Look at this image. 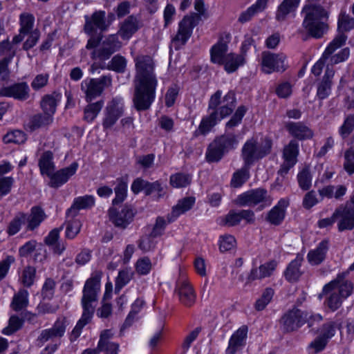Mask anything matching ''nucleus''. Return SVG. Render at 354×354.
<instances>
[{"label":"nucleus","mask_w":354,"mask_h":354,"mask_svg":"<svg viewBox=\"0 0 354 354\" xmlns=\"http://www.w3.org/2000/svg\"><path fill=\"white\" fill-rule=\"evenodd\" d=\"M236 105L235 93L229 91L223 95L221 91L218 90L211 97L208 102L207 110L209 114L204 116L198 128L194 132V136L206 135L222 119L230 115Z\"/></svg>","instance_id":"obj_1"},{"label":"nucleus","mask_w":354,"mask_h":354,"mask_svg":"<svg viewBox=\"0 0 354 354\" xmlns=\"http://www.w3.org/2000/svg\"><path fill=\"white\" fill-rule=\"evenodd\" d=\"M102 275L101 272H95L85 282L82 298L83 313L71 332V342L75 341L80 335L82 328L91 320L97 301V294L100 290Z\"/></svg>","instance_id":"obj_2"},{"label":"nucleus","mask_w":354,"mask_h":354,"mask_svg":"<svg viewBox=\"0 0 354 354\" xmlns=\"http://www.w3.org/2000/svg\"><path fill=\"white\" fill-rule=\"evenodd\" d=\"M302 15V27L310 36L320 38L326 32L328 13L322 6L308 3L303 8Z\"/></svg>","instance_id":"obj_3"},{"label":"nucleus","mask_w":354,"mask_h":354,"mask_svg":"<svg viewBox=\"0 0 354 354\" xmlns=\"http://www.w3.org/2000/svg\"><path fill=\"white\" fill-rule=\"evenodd\" d=\"M353 290L352 282L345 279L344 273L339 274L323 288V294L327 295L325 304L331 311H335L341 307L343 301L351 295Z\"/></svg>","instance_id":"obj_4"},{"label":"nucleus","mask_w":354,"mask_h":354,"mask_svg":"<svg viewBox=\"0 0 354 354\" xmlns=\"http://www.w3.org/2000/svg\"><path fill=\"white\" fill-rule=\"evenodd\" d=\"M272 148V140L268 137H265L260 142L254 138L248 139L241 149L243 163L252 167L257 161L268 156Z\"/></svg>","instance_id":"obj_5"},{"label":"nucleus","mask_w":354,"mask_h":354,"mask_svg":"<svg viewBox=\"0 0 354 354\" xmlns=\"http://www.w3.org/2000/svg\"><path fill=\"white\" fill-rule=\"evenodd\" d=\"M246 112L247 108L245 106H239L230 120L225 124V133L214 139L225 153L237 146L238 136L233 132V129L241 123Z\"/></svg>","instance_id":"obj_6"},{"label":"nucleus","mask_w":354,"mask_h":354,"mask_svg":"<svg viewBox=\"0 0 354 354\" xmlns=\"http://www.w3.org/2000/svg\"><path fill=\"white\" fill-rule=\"evenodd\" d=\"M136 75L135 81L139 88H155L157 80L154 74V62L148 55H140L134 59Z\"/></svg>","instance_id":"obj_7"},{"label":"nucleus","mask_w":354,"mask_h":354,"mask_svg":"<svg viewBox=\"0 0 354 354\" xmlns=\"http://www.w3.org/2000/svg\"><path fill=\"white\" fill-rule=\"evenodd\" d=\"M69 322L65 317H58L51 328L42 330L37 338L38 346H43L45 343L52 342L53 344L59 343L60 339L64 335Z\"/></svg>","instance_id":"obj_8"},{"label":"nucleus","mask_w":354,"mask_h":354,"mask_svg":"<svg viewBox=\"0 0 354 354\" xmlns=\"http://www.w3.org/2000/svg\"><path fill=\"white\" fill-rule=\"evenodd\" d=\"M272 203V197L263 188L249 190L240 194L236 198V203L240 206H255L261 203V207L264 208L270 206Z\"/></svg>","instance_id":"obj_9"},{"label":"nucleus","mask_w":354,"mask_h":354,"mask_svg":"<svg viewBox=\"0 0 354 354\" xmlns=\"http://www.w3.org/2000/svg\"><path fill=\"white\" fill-rule=\"evenodd\" d=\"M308 319V313L297 308H293L285 313L279 320L280 328L283 333L297 330Z\"/></svg>","instance_id":"obj_10"},{"label":"nucleus","mask_w":354,"mask_h":354,"mask_svg":"<svg viewBox=\"0 0 354 354\" xmlns=\"http://www.w3.org/2000/svg\"><path fill=\"white\" fill-rule=\"evenodd\" d=\"M261 67L267 74L283 72L288 67L287 57L283 53L264 52L261 55Z\"/></svg>","instance_id":"obj_11"},{"label":"nucleus","mask_w":354,"mask_h":354,"mask_svg":"<svg viewBox=\"0 0 354 354\" xmlns=\"http://www.w3.org/2000/svg\"><path fill=\"white\" fill-rule=\"evenodd\" d=\"M108 215L109 221L115 227L124 230L133 221L135 212L127 205L122 206L120 210L112 206L109 209Z\"/></svg>","instance_id":"obj_12"},{"label":"nucleus","mask_w":354,"mask_h":354,"mask_svg":"<svg viewBox=\"0 0 354 354\" xmlns=\"http://www.w3.org/2000/svg\"><path fill=\"white\" fill-rule=\"evenodd\" d=\"M175 292L180 302L186 307H191L195 304L196 292L184 274H180V278L176 281Z\"/></svg>","instance_id":"obj_13"},{"label":"nucleus","mask_w":354,"mask_h":354,"mask_svg":"<svg viewBox=\"0 0 354 354\" xmlns=\"http://www.w3.org/2000/svg\"><path fill=\"white\" fill-rule=\"evenodd\" d=\"M124 112L123 100L121 97H114L110 101L104 110V118L102 122L104 129L112 127L122 117Z\"/></svg>","instance_id":"obj_14"},{"label":"nucleus","mask_w":354,"mask_h":354,"mask_svg":"<svg viewBox=\"0 0 354 354\" xmlns=\"http://www.w3.org/2000/svg\"><path fill=\"white\" fill-rule=\"evenodd\" d=\"M231 40L230 33H223L218 40L209 49L210 61L213 64L221 65L229 54L228 44Z\"/></svg>","instance_id":"obj_15"},{"label":"nucleus","mask_w":354,"mask_h":354,"mask_svg":"<svg viewBox=\"0 0 354 354\" xmlns=\"http://www.w3.org/2000/svg\"><path fill=\"white\" fill-rule=\"evenodd\" d=\"M346 40V36L339 33L326 47L322 57L313 65L311 72L315 76H319L325 66L326 61L337 49L342 46Z\"/></svg>","instance_id":"obj_16"},{"label":"nucleus","mask_w":354,"mask_h":354,"mask_svg":"<svg viewBox=\"0 0 354 354\" xmlns=\"http://www.w3.org/2000/svg\"><path fill=\"white\" fill-rule=\"evenodd\" d=\"M78 164L76 162L71 163L68 167L52 172L48 177L50 178L48 185L53 188H59L68 182L69 178L77 171Z\"/></svg>","instance_id":"obj_17"},{"label":"nucleus","mask_w":354,"mask_h":354,"mask_svg":"<svg viewBox=\"0 0 354 354\" xmlns=\"http://www.w3.org/2000/svg\"><path fill=\"white\" fill-rule=\"evenodd\" d=\"M155 90H135L133 105L138 111L149 110L155 100Z\"/></svg>","instance_id":"obj_18"},{"label":"nucleus","mask_w":354,"mask_h":354,"mask_svg":"<svg viewBox=\"0 0 354 354\" xmlns=\"http://www.w3.org/2000/svg\"><path fill=\"white\" fill-rule=\"evenodd\" d=\"M248 334L247 326H242L231 336L225 354H236L241 351L245 345Z\"/></svg>","instance_id":"obj_19"},{"label":"nucleus","mask_w":354,"mask_h":354,"mask_svg":"<svg viewBox=\"0 0 354 354\" xmlns=\"http://www.w3.org/2000/svg\"><path fill=\"white\" fill-rule=\"evenodd\" d=\"M122 46L121 42L118 39L117 35H111L103 42L100 50L93 52V57H99L101 59H107L115 51Z\"/></svg>","instance_id":"obj_20"},{"label":"nucleus","mask_w":354,"mask_h":354,"mask_svg":"<svg viewBox=\"0 0 354 354\" xmlns=\"http://www.w3.org/2000/svg\"><path fill=\"white\" fill-rule=\"evenodd\" d=\"M95 203V200L92 195H84L75 198L72 205L66 211L67 218H74L81 209L92 208Z\"/></svg>","instance_id":"obj_21"},{"label":"nucleus","mask_w":354,"mask_h":354,"mask_svg":"<svg viewBox=\"0 0 354 354\" xmlns=\"http://www.w3.org/2000/svg\"><path fill=\"white\" fill-rule=\"evenodd\" d=\"M336 209H339L338 217L340 220L338 222L337 227L339 232L351 230L354 228V210L351 209V205L346 203L345 205H340Z\"/></svg>","instance_id":"obj_22"},{"label":"nucleus","mask_w":354,"mask_h":354,"mask_svg":"<svg viewBox=\"0 0 354 354\" xmlns=\"http://www.w3.org/2000/svg\"><path fill=\"white\" fill-rule=\"evenodd\" d=\"M105 12L98 11L94 12L91 17H86L85 32L93 35L97 30H104L107 25L105 22Z\"/></svg>","instance_id":"obj_23"},{"label":"nucleus","mask_w":354,"mask_h":354,"mask_svg":"<svg viewBox=\"0 0 354 354\" xmlns=\"http://www.w3.org/2000/svg\"><path fill=\"white\" fill-rule=\"evenodd\" d=\"M285 127L290 134L300 140L310 139L314 135L313 131L301 122H288Z\"/></svg>","instance_id":"obj_24"},{"label":"nucleus","mask_w":354,"mask_h":354,"mask_svg":"<svg viewBox=\"0 0 354 354\" xmlns=\"http://www.w3.org/2000/svg\"><path fill=\"white\" fill-rule=\"evenodd\" d=\"M194 15L185 16L179 23L178 30L174 39L175 41L185 44L191 36L194 27Z\"/></svg>","instance_id":"obj_25"},{"label":"nucleus","mask_w":354,"mask_h":354,"mask_svg":"<svg viewBox=\"0 0 354 354\" xmlns=\"http://www.w3.org/2000/svg\"><path fill=\"white\" fill-rule=\"evenodd\" d=\"M288 205L289 202L287 199H280L278 203L268 212L266 221L272 225H280L285 218L286 208Z\"/></svg>","instance_id":"obj_26"},{"label":"nucleus","mask_w":354,"mask_h":354,"mask_svg":"<svg viewBox=\"0 0 354 354\" xmlns=\"http://www.w3.org/2000/svg\"><path fill=\"white\" fill-rule=\"evenodd\" d=\"M329 243L327 240L322 241L316 248L310 250L307 254L308 263L312 266L321 264L326 259L328 251Z\"/></svg>","instance_id":"obj_27"},{"label":"nucleus","mask_w":354,"mask_h":354,"mask_svg":"<svg viewBox=\"0 0 354 354\" xmlns=\"http://www.w3.org/2000/svg\"><path fill=\"white\" fill-rule=\"evenodd\" d=\"M303 260L301 256L297 255V257L288 264L284 272V276L287 281L294 283L299 280L303 273L300 270Z\"/></svg>","instance_id":"obj_28"},{"label":"nucleus","mask_w":354,"mask_h":354,"mask_svg":"<svg viewBox=\"0 0 354 354\" xmlns=\"http://www.w3.org/2000/svg\"><path fill=\"white\" fill-rule=\"evenodd\" d=\"M53 122V117L51 114L46 113H37L32 115L28 122V127L31 131H35L38 129L46 128L52 124Z\"/></svg>","instance_id":"obj_29"},{"label":"nucleus","mask_w":354,"mask_h":354,"mask_svg":"<svg viewBox=\"0 0 354 354\" xmlns=\"http://www.w3.org/2000/svg\"><path fill=\"white\" fill-rule=\"evenodd\" d=\"M38 166L41 175L50 176L55 169L53 153L50 151H44L39 159Z\"/></svg>","instance_id":"obj_30"},{"label":"nucleus","mask_w":354,"mask_h":354,"mask_svg":"<svg viewBox=\"0 0 354 354\" xmlns=\"http://www.w3.org/2000/svg\"><path fill=\"white\" fill-rule=\"evenodd\" d=\"M60 97V95L57 92H53L50 95H44L40 102V106L43 111L46 113L51 114V116L53 117Z\"/></svg>","instance_id":"obj_31"},{"label":"nucleus","mask_w":354,"mask_h":354,"mask_svg":"<svg viewBox=\"0 0 354 354\" xmlns=\"http://www.w3.org/2000/svg\"><path fill=\"white\" fill-rule=\"evenodd\" d=\"M139 28L138 21L133 17H128L121 25L118 34L123 39L129 40Z\"/></svg>","instance_id":"obj_32"},{"label":"nucleus","mask_w":354,"mask_h":354,"mask_svg":"<svg viewBox=\"0 0 354 354\" xmlns=\"http://www.w3.org/2000/svg\"><path fill=\"white\" fill-rule=\"evenodd\" d=\"M46 214L41 207L34 206L31 208L30 214L26 218L27 229L34 230L45 219Z\"/></svg>","instance_id":"obj_33"},{"label":"nucleus","mask_w":354,"mask_h":354,"mask_svg":"<svg viewBox=\"0 0 354 354\" xmlns=\"http://www.w3.org/2000/svg\"><path fill=\"white\" fill-rule=\"evenodd\" d=\"M300 0H283L279 6L276 19L277 21H284L288 15L295 11L299 4Z\"/></svg>","instance_id":"obj_34"},{"label":"nucleus","mask_w":354,"mask_h":354,"mask_svg":"<svg viewBox=\"0 0 354 354\" xmlns=\"http://www.w3.org/2000/svg\"><path fill=\"white\" fill-rule=\"evenodd\" d=\"M104 104L103 99L100 98L93 103L86 105L84 109L83 119L87 122H93L100 113Z\"/></svg>","instance_id":"obj_35"},{"label":"nucleus","mask_w":354,"mask_h":354,"mask_svg":"<svg viewBox=\"0 0 354 354\" xmlns=\"http://www.w3.org/2000/svg\"><path fill=\"white\" fill-rule=\"evenodd\" d=\"M244 62L245 58L243 55L229 53L225 62H223L221 65L224 66V68L227 73H233L240 66H242Z\"/></svg>","instance_id":"obj_36"},{"label":"nucleus","mask_w":354,"mask_h":354,"mask_svg":"<svg viewBox=\"0 0 354 354\" xmlns=\"http://www.w3.org/2000/svg\"><path fill=\"white\" fill-rule=\"evenodd\" d=\"M195 201V198L192 196L185 197L179 200L176 205L172 209L171 216L176 218L180 215L189 211L194 206Z\"/></svg>","instance_id":"obj_37"},{"label":"nucleus","mask_w":354,"mask_h":354,"mask_svg":"<svg viewBox=\"0 0 354 354\" xmlns=\"http://www.w3.org/2000/svg\"><path fill=\"white\" fill-rule=\"evenodd\" d=\"M28 292L25 289H20L14 295L10 307L15 311H20L28 305Z\"/></svg>","instance_id":"obj_38"},{"label":"nucleus","mask_w":354,"mask_h":354,"mask_svg":"<svg viewBox=\"0 0 354 354\" xmlns=\"http://www.w3.org/2000/svg\"><path fill=\"white\" fill-rule=\"evenodd\" d=\"M299 154V143L295 140H291L288 145L285 146L283 151V158L284 160L290 162L292 165H295Z\"/></svg>","instance_id":"obj_39"},{"label":"nucleus","mask_w":354,"mask_h":354,"mask_svg":"<svg viewBox=\"0 0 354 354\" xmlns=\"http://www.w3.org/2000/svg\"><path fill=\"white\" fill-rule=\"evenodd\" d=\"M250 166L243 163V166L234 173L231 180V185L234 187H239L244 184L250 178Z\"/></svg>","instance_id":"obj_40"},{"label":"nucleus","mask_w":354,"mask_h":354,"mask_svg":"<svg viewBox=\"0 0 354 354\" xmlns=\"http://www.w3.org/2000/svg\"><path fill=\"white\" fill-rule=\"evenodd\" d=\"M225 153L214 140L208 146L205 153L208 162H217L222 159Z\"/></svg>","instance_id":"obj_41"},{"label":"nucleus","mask_w":354,"mask_h":354,"mask_svg":"<svg viewBox=\"0 0 354 354\" xmlns=\"http://www.w3.org/2000/svg\"><path fill=\"white\" fill-rule=\"evenodd\" d=\"M19 32L21 34H28L34 30L35 24L34 16L28 12H23L19 16Z\"/></svg>","instance_id":"obj_42"},{"label":"nucleus","mask_w":354,"mask_h":354,"mask_svg":"<svg viewBox=\"0 0 354 354\" xmlns=\"http://www.w3.org/2000/svg\"><path fill=\"white\" fill-rule=\"evenodd\" d=\"M27 215L23 212L17 213L13 219L9 223L7 232L10 236L16 234L20 230L23 224L26 221Z\"/></svg>","instance_id":"obj_43"},{"label":"nucleus","mask_w":354,"mask_h":354,"mask_svg":"<svg viewBox=\"0 0 354 354\" xmlns=\"http://www.w3.org/2000/svg\"><path fill=\"white\" fill-rule=\"evenodd\" d=\"M354 131V113L347 115L343 124L339 127L338 133L342 139L347 138Z\"/></svg>","instance_id":"obj_44"},{"label":"nucleus","mask_w":354,"mask_h":354,"mask_svg":"<svg viewBox=\"0 0 354 354\" xmlns=\"http://www.w3.org/2000/svg\"><path fill=\"white\" fill-rule=\"evenodd\" d=\"M118 185L114 188L115 197L112 201V205L116 206L122 203L127 197V184L121 179H117Z\"/></svg>","instance_id":"obj_45"},{"label":"nucleus","mask_w":354,"mask_h":354,"mask_svg":"<svg viewBox=\"0 0 354 354\" xmlns=\"http://www.w3.org/2000/svg\"><path fill=\"white\" fill-rule=\"evenodd\" d=\"M342 323L338 322H329L323 324L320 335L328 342L335 334L337 330H341Z\"/></svg>","instance_id":"obj_46"},{"label":"nucleus","mask_w":354,"mask_h":354,"mask_svg":"<svg viewBox=\"0 0 354 354\" xmlns=\"http://www.w3.org/2000/svg\"><path fill=\"white\" fill-rule=\"evenodd\" d=\"M297 181L299 187L304 190H308L312 185V175L308 167L304 168L297 174Z\"/></svg>","instance_id":"obj_47"},{"label":"nucleus","mask_w":354,"mask_h":354,"mask_svg":"<svg viewBox=\"0 0 354 354\" xmlns=\"http://www.w3.org/2000/svg\"><path fill=\"white\" fill-rule=\"evenodd\" d=\"M274 295V290L270 288H267L263 292L261 297L257 300L254 308L257 310H263L270 302Z\"/></svg>","instance_id":"obj_48"},{"label":"nucleus","mask_w":354,"mask_h":354,"mask_svg":"<svg viewBox=\"0 0 354 354\" xmlns=\"http://www.w3.org/2000/svg\"><path fill=\"white\" fill-rule=\"evenodd\" d=\"M156 236H152V232L149 235L142 236L138 243V248L145 252L153 250L156 245L155 238Z\"/></svg>","instance_id":"obj_49"},{"label":"nucleus","mask_w":354,"mask_h":354,"mask_svg":"<svg viewBox=\"0 0 354 354\" xmlns=\"http://www.w3.org/2000/svg\"><path fill=\"white\" fill-rule=\"evenodd\" d=\"M191 180L189 175L178 173L170 176V184L174 187H185L191 183Z\"/></svg>","instance_id":"obj_50"},{"label":"nucleus","mask_w":354,"mask_h":354,"mask_svg":"<svg viewBox=\"0 0 354 354\" xmlns=\"http://www.w3.org/2000/svg\"><path fill=\"white\" fill-rule=\"evenodd\" d=\"M133 272L129 269L120 270L115 280V290H120L131 279Z\"/></svg>","instance_id":"obj_51"},{"label":"nucleus","mask_w":354,"mask_h":354,"mask_svg":"<svg viewBox=\"0 0 354 354\" xmlns=\"http://www.w3.org/2000/svg\"><path fill=\"white\" fill-rule=\"evenodd\" d=\"M71 218L72 220L67 222L66 228V237L69 239H73L77 236L82 226L79 220Z\"/></svg>","instance_id":"obj_52"},{"label":"nucleus","mask_w":354,"mask_h":354,"mask_svg":"<svg viewBox=\"0 0 354 354\" xmlns=\"http://www.w3.org/2000/svg\"><path fill=\"white\" fill-rule=\"evenodd\" d=\"M111 86V77L106 75L100 78L90 80L87 85V88H105Z\"/></svg>","instance_id":"obj_53"},{"label":"nucleus","mask_w":354,"mask_h":354,"mask_svg":"<svg viewBox=\"0 0 354 354\" xmlns=\"http://www.w3.org/2000/svg\"><path fill=\"white\" fill-rule=\"evenodd\" d=\"M344 159V168L349 175H352L354 174V145L345 151Z\"/></svg>","instance_id":"obj_54"},{"label":"nucleus","mask_w":354,"mask_h":354,"mask_svg":"<svg viewBox=\"0 0 354 354\" xmlns=\"http://www.w3.org/2000/svg\"><path fill=\"white\" fill-rule=\"evenodd\" d=\"M3 140L5 143L21 144L26 140V135L23 131L16 130L5 135Z\"/></svg>","instance_id":"obj_55"},{"label":"nucleus","mask_w":354,"mask_h":354,"mask_svg":"<svg viewBox=\"0 0 354 354\" xmlns=\"http://www.w3.org/2000/svg\"><path fill=\"white\" fill-rule=\"evenodd\" d=\"M0 95L24 101L29 97L27 90H0Z\"/></svg>","instance_id":"obj_56"},{"label":"nucleus","mask_w":354,"mask_h":354,"mask_svg":"<svg viewBox=\"0 0 354 354\" xmlns=\"http://www.w3.org/2000/svg\"><path fill=\"white\" fill-rule=\"evenodd\" d=\"M354 28V19L344 13L340 14L338 19V29L340 32L348 31Z\"/></svg>","instance_id":"obj_57"},{"label":"nucleus","mask_w":354,"mask_h":354,"mask_svg":"<svg viewBox=\"0 0 354 354\" xmlns=\"http://www.w3.org/2000/svg\"><path fill=\"white\" fill-rule=\"evenodd\" d=\"M23 324V320L17 315H12L10 317L9 324L7 327L3 328V333L5 335H11L19 330Z\"/></svg>","instance_id":"obj_58"},{"label":"nucleus","mask_w":354,"mask_h":354,"mask_svg":"<svg viewBox=\"0 0 354 354\" xmlns=\"http://www.w3.org/2000/svg\"><path fill=\"white\" fill-rule=\"evenodd\" d=\"M36 269L32 266H28L24 268L21 276V282L26 287H30L35 278Z\"/></svg>","instance_id":"obj_59"},{"label":"nucleus","mask_w":354,"mask_h":354,"mask_svg":"<svg viewBox=\"0 0 354 354\" xmlns=\"http://www.w3.org/2000/svg\"><path fill=\"white\" fill-rule=\"evenodd\" d=\"M151 269V262L148 257L139 259L136 263V272L142 275L147 274Z\"/></svg>","instance_id":"obj_60"},{"label":"nucleus","mask_w":354,"mask_h":354,"mask_svg":"<svg viewBox=\"0 0 354 354\" xmlns=\"http://www.w3.org/2000/svg\"><path fill=\"white\" fill-rule=\"evenodd\" d=\"M236 240L232 235H224L220 237L219 250L225 252L232 249L235 245Z\"/></svg>","instance_id":"obj_61"},{"label":"nucleus","mask_w":354,"mask_h":354,"mask_svg":"<svg viewBox=\"0 0 354 354\" xmlns=\"http://www.w3.org/2000/svg\"><path fill=\"white\" fill-rule=\"evenodd\" d=\"M127 62L124 57L116 55L113 57L109 65V68L117 71L123 72L126 68Z\"/></svg>","instance_id":"obj_62"},{"label":"nucleus","mask_w":354,"mask_h":354,"mask_svg":"<svg viewBox=\"0 0 354 354\" xmlns=\"http://www.w3.org/2000/svg\"><path fill=\"white\" fill-rule=\"evenodd\" d=\"M14 183V178L10 176L2 177L0 178V196L8 194Z\"/></svg>","instance_id":"obj_63"},{"label":"nucleus","mask_w":354,"mask_h":354,"mask_svg":"<svg viewBox=\"0 0 354 354\" xmlns=\"http://www.w3.org/2000/svg\"><path fill=\"white\" fill-rule=\"evenodd\" d=\"M319 203L315 192L312 190L306 193L303 198L302 205L306 209H309Z\"/></svg>","instance_id":"obj_64"}]
</instances>
